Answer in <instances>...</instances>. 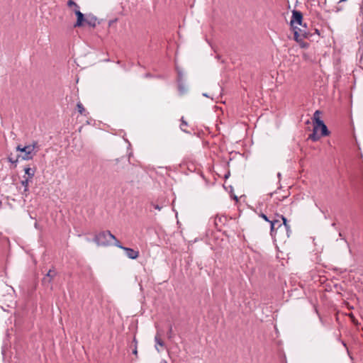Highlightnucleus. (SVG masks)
I'll return each instance as SVG.
<instances>
[{"label": "nucleus", "instance_id": "nucleus-21", "mask_svg": "<svg viewBox=\"0 0 363 363\" xmlns=\"http://www.w3.org/2000/svg\"><path fill=\"white\" fill-rule=\"evenodd\" d=\"M315 33H317L318 35H319V31H318V29H315Z\"/></svg>", "mask_w": 363, "mask_h": 363}, {"label": "nucleus", "instance_id": "nucleus-20", "mask_svg": "<svg viewBox=\"0 0 363 363\" xmlns=\"http://www.w3.org/2000/svg\"><path fill=\"white\" fill-rule=\"evenodd\" d=\"M74 10L75 9H79V6L77 4V6H74Z\"/></svg>", "mask_w": 363, "mask_h": 363}, {"label": "nucleus", "instance_id": "nucleus-10", "mask_svg": "<svg viewBox=\"0 0 363 363\" xmlns=\"http://www.w3.org/2000/svg\"><path fill=\"white\" fill-rule=\"evenodd\" d=\"M26 174L28 175V178L31 180V179L34 177L35 173V169H32L30 167H25L24 169Z\"/></svg>", "mask_w": 363, "mask_h": 363}, {"label": "nucleus", "instance_id": "nucleus-18", "mask_svg": "<svg viewBox=\"0 0 363 363\" xmlns=\"http://www.w3.org/2000/svg\"><path fill=\"white\" fill-rule=\"evenodd\" d=\"M187 124L186 123V121H184L183 119L182 120V124H181V128L182 130H185L184 129V126H186Z\"/></svg>", "mask_w": 363, "mask_h": 363}, {"label": "nucleus", "instance_id": "nucleus-2", "mask_svg": "<svg viewBox=\"0 0 363 363\" xmlns=\"http://www.w3.org/2000/svg\"><path fill=\"white\" fill-rule=\"evenodd\" d=\"M303 15L301 11L294 10L290 21V25L294 30V40H298V38H310L312 34L308 31L306 24L303 23Z\"/></svg>", "mask_w": 363, "mask_h": 363}, {"label": "nucleus", "instance_id": "nucleus-25", "mask_svg": "<svg viewBox=\"0 0 363 363\" xmlns=\"http://www.w3.org/2000/svg\"><path fill=\"white\" fill-rule=\"evenodd\" d=\"M172 332V327L169 328V333Z\"/></svg>", "mask_w": 363, "mask_h": 363}, {"label": "nucleus", "instance_id": "nucleus-16", "mask_svg": "<svg viewBox=\"0 0 363 363\" xmlns=\"http://www.w3.org/2000/svg\"><path fill=\"white\" fill-rule=\"evenodd\" d=\"M67 6L69 7L77 6V4L74 2L73 0H69L67 2Z\"/></svg>", "mask_w": 363, "mask_h": 363}, {"label": "nucleus", "instance_id": "nucleus-4", "mask_svg": "<svg viewBox=\"0 0 363 363\" xmlns=\"http://www.w3.org/2000/svg\"><path fill=\"white\" fill-rule=\"evenodd\" d=\"M329 133L330 132L323 121H318V124H314L313 133L309 135L308 139L315 142L318 141L321 136H327Z\"/></svg>", "mask_w": 363, "mask_h": 363}, {"label": "nucleus", "instance_id": "nucleus-22", "mask_svg": "<svg viewBox=\"0 0 363 363\" xmlns=\"http://www.w3.org/2000/svg\"><path fill=\"white\" fill-rule=\"evenodd\" d=\"M360 9H361V12L363 13V6H361Z\"/></svg>", "mask_w": 363, "mask_h": 363}, {"label": "nucleus", "instance_id": "nucleus-3", "mask_svg": "<svg viewBox=\"0 0 363 363\" xmlns=\"http://www.w3.org/2000/svg\"><path fill=\"white\" fill-rule=\"evenodd\" d=\"M16 149V151L23 153V155L21 156L22 160H30L36 155L37 152L39 150V147L38 142L33 141L31 144L23 147L21 145H18Z\"/></svg>", "mask_w": 363, "mask_h": 363}, {"label": "nucleus", "instance_id": "nucleus-12", "mask_svg": "<svg viewBox=\"0 0 363 363\" xmlns=\"http://www.w3.org/2000/svg\"><path fill=\"white\" fill-rule=\"evenodd\" d=\"M304 38H298V40H296L301 48H307L308 47V43L303 42V39Z\"/></svg>", "mask_w": 363, "mask_h": 363}, {"label": "nucleus", "instance_id": "nucleus-24", "mask_svg": "<svg viewBox=\"0 0 363 363\" xmlns=\"http://www.w3.org/2000/svg\"><path fill=\"white\" fill-rule=\"evenodd\" d=\"M133 352H134V354H137V350H135L133 351Z\"/></svg>", "mask_w": 363, "mask_h": 363}, {"label": "nucleus", "instance_id": "nucleus-5", "mask_svg": "<svg viewBox=\"0 0 363 363\" xmlns=\"http://www.w3.org/2000/svg\"><path fill=\"white\" fill-rule=\"evenodd\" d=\"M94 241L100 246L109 245L112 241H118L116 237L109 231H103L96 235Z\"/></svg>", "mask_w": 363, "mask_h": 363}, {"label": "nucleus", "instance_id": "nucleus-19", "mask_svg": "<svg viewBox=\"0 0 363 363\" xmlns=\"http://www.w3.org/2000/svg\"><path fill=\"white\" fill-rule=\"evenodd\" d=\"M154 208L158 211H160L162 207L160 206L159 205H153Z\"/></svg>", "mask_w": 363, "mask_h": 363}, {"label": "nucleus", "instance_id": "nucleus-7", "mask_svg": "<svg viewBox=\"0 0 363 363\" xmlns=\"http://www.w3.org/2000/svg\"><path fill=\"white\" fill-rule=\"evenodd\" d=\"M74 13L77 17V22L75 23V24L74 25V26L75 28L82 26L84 25V22L85 21L84 14L79 9H75Z\"/></svg>", "mask_w": 363, "mask_h": 363}, {"label": "nucleus", "instance_id": "nucleus-15", "mask_svg": "<svg viewBox=\"0 0 363 363\" xmlns=\"http://www.w3.org/2000/svg\"><path fill=\"white\" fill-rule=\"evenodd\" d=\"M46 276L48 277H50L51 279L55 276V272L54 270L50 269L47 273Z\"/></svg>", "mask_w": 363, "mask_h": 363}, {"label": "nucleus", "instance_id": "nucleus-9", "mask_svg": "<svg viewBox=\"0 0 363 363\" xmlns=\"http://www.w3.org/2000/svg\"><path fill=\"white\" fill-rule=\"evenodd\" d=\"M96 18L94 16H87L86 18H85L84 22L86 23L89 26L91 27H95L96 25Z\"/></svg>", "mask_w": 363, "mask_h": 363}, {"label": "nucleus", "instance_id": "nucleus-6", "mask_svg": "<svg viewBox=\"0 0 363 363\" xmlns=\"http://www.w3.org/2000/svg\"><path fill=\"white\" fill-rule=\"evenodd\" d=\"M114 245L121 248L123 249L127 255V257L130 259H135L138 257L139 256V252L138 250H135L132 248L125 247L121 245V242L119 241H116V242L114 243Z\"/></svg>", "mask_w": 363, "mask_h": 363}, {"label": "nucleus", "instance_id": "nucleus-14", "mask_svg": "<svg viewBox=\"0 0 363 363\" xmlns=\"http://www.w3.org/2000/svg\"><path fill=\"white\" fill-rule=\"evenodd\" d=\"M77 107L78 109V111L80 113V114H84L85 112V108H84L83 105L81 103H78L77 104Z\"/></svg>", "mask_w": 363, "mask_h": 363}, {"label": "nucleus", "instance_id": "nucleus-8", "mask_svg": "<svg viewBox=\"0 0 363 363\" xmlns=\"http://www.w3.org/2000/svg\"><path fill=\"white\" fill-rule=\"evenodd\" d=\"M155 349L157 352H160V349L159 348V346L161 347H163L164 346V342L162 341L161 338V335L159 332L157 333V334L155 336Z\"/></svg>", "mask_w": 363, "mask_h": 363}, {"label": "nucleus", "instance_id": "nucleus-23", "mask_svg": "<svg viewBox=\"0 0 363 363\" xmlns=\"http://www.w3.org/2000/svg\"><path fill=\"white\" fill-rule=\"evenodd\" d=\"M347 0H340V2H344V1H346Z\"/></svg>", "mask_w": 363, "mask_h": 363}, {"label": "nucleus", "instance_id": "nucleus-11", "mask_svg": "<svg viewBox=\"0 0 363 363\" xmlns=\"http://www.w3.org/2000/svg\"><path fill=\"white\" fill-rule=\"evenodd\" d=\"M320 112L319 111H315V112L314 113V114H313L314 124H318V121H322L320 118Z\"/></svg>", "mask_w": 363, "mask_h": 363}, {"label": "nucleus", "instance_id": "nucleus-1", "mask_svg": "<svg viewBox=\"0 0 363 363\" xmlns=\"http://www.w3.org/2000/svg\"><path fill=\"white\" fill-rule=\"evenodd\" d=\"M259 216L270 223V234L274 240L286 242V239L289 238L291 230L286 218L284 216L277 215V218L273 220H269L264 213H261Z\"/></svg>", "mask_w": 363, "mask_h": 363}, {"label": "nucleus", "instance_id": "nucleus-17", "mask_svg": "<svg viewBox=\"0 0 363 363\" xmlns=\"http://www.w3.org/2000/svg\"><path fill=\"white\" fill-rule=\"evenodd\" d=\"M8 160L11 162V163H13V164H16L18 161V158H16V159H13L11 157H8Z\"/></svg>", "mask_w": 363, "mask_h": 363}, {"label": "nucleus", "instance_id": "nucleus-13", "mask_svg": "<svg viewBox=\"0 0 363 363\" xmlns=\"http://www.w3.org/2000/svg\"><path fill=\"white\" fill-rule=\"evenodd\" d=\"M30 181V179H26L25 180L21 181V184L24 186L25 191H27L28 190V184Z\"/></svg>", "mask_w": 363, "mask_h": 363}]
</instances>
